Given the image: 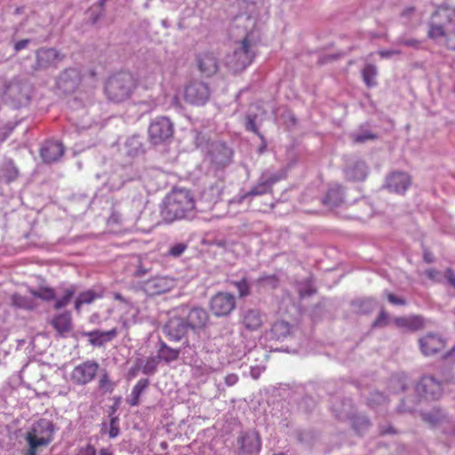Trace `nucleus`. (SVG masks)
<instances>
[{"label": "nucleus", "instance_id": "13", "mask_svg": "<svg viewBox=\"0 0 455 455\" xmlns=\"http://www.w3.org/2000/svg\"><path fill=\"white\" fill-rule=\"evenodd\" d=\"M421 353L426 355H434L444 350L446 341L440 335L427 333L419 339Z\"/></svg>", "mask_w": 455, "mask_h": 455}, {"label": "nucleus", "instance_id": "7", "mask_svg": "<svg viewBox=\"0 0 455 455\" xmlns=\"http://www.w3.org/2000/svg\"><path fill=\"white\" fill-rule=\"evenodd\" d=\"M100 369V365L93 360H87L75 366L69 374L72 383L78 386H84L92 382Z\"/></svg>", "mask_w": 455, "mask_h": 455}, {"label": "nucleus", "instance_id": "27", "mask_svg": "<svg viewBox=\"0 0 455 455\" xmlns=\"http://www.w3.org/2000/svg\"><path fill=\"white\" fill-rule=\"evenodd\" d=\"M103 297V291H100L99 292L93 291V290H87L84 291H82L78 294L75 300V309L79 312L81 309V307L84 304H91L94 300L98 299H101Z\"/></svg>", "mask_w": 455, "mask_h": 455}, {"label": "nucleus", "instance_id": "17", "mask_svg": "<svg viewBox=\"0 0 455 455\" xmlns=\"http://www.w3.org/2000/svg\"><path fill=\"white\" fill-rule=\"evenodd\" d=\"M188 327L192 331L203 330L209 322V315L204 308H192L185 318Z\"/></svg>", "mask_w": 455, "mask_h": 455}, {"label": "nucleus", "instance_id": "46", "mask_svg": "<svg viewBox=\"0 0 455 455\" xmlns=\"http://www.w3.org/2000/svg\"><path fill=\"white\" fill-rule=\"evenodd\" d=\"M76 455H96V449L93 445L87 443L84 446L79 447Z\"/></svg>", "mask_w": 455, "mask_h": 455}, {"label": "nucleus", "instance_id": "14", "mask_svg": "<svg viewBox=\"0 0 455 455\" xmlns=\"http://www.w3.org/2000/svg\"><path fill=\"white\" fill-rule=\"evenodd\" d=\"M188 329L185 318L173 316L164 324L163 331L171 341H180L186 336Z\"/></svg>", "mask_w": 455, "mask_h": 455}, {"label": "nucleus", "instance_id": "44", "mask_svg": "<svg viewBox=\"0 0 455 455\" xmlns=\"http://www.w3.org/2000/svg\"><path fill=\"white\" fill-rule=\"evenodd\" d=\"M12 302L17 307H21V308L28 307V303L27 299L19 294H14L12 296Z\"/></svg>", "mask_w": 455, "mask_h": 455}, {"label": "nucleus", "instance_id": "35", "mask_svg": "<svg viewBox=\"0 0 455 455\" xmlns=\"http://www.w3.org/2000/svg\"><path fill=\"white\" fill-rule=\"evenodd\" d=\"M423 275L426 276L427 279H428L434 283H440L443 282V275L438 269L427 268L423 272Z\"/></svg>", "mask_w": 455, "mask_h": 455}, {"label": "nucleus", "instance_id": "42", "mask_svg": "<svg viewBox=\"0 0 455 455\" xmlns=\"http://www.w3.org/2000/svg\"><path fill=\"white\" fill-rule=\"evenodd\" d=\"M388 323V315L387 313L382 309L378 317L376 318V320L374 321L373 323V326L374 327H378V326H386Z\"/></svg>", "mask_w": 455, "mask_h": 455}, {"label": "nucleus", "instance_id": "55", "mask_svg": "<svg viewBox=\"0 0 455 455\" xmlns=\"http://www.w3.org/2000/svg\"><path fill=\"white\" fill-rule=\"evenodd\" d=\"M401 44L406 45V46H413L417 47L419 44V42L416 39H403L400 41Z\"/></svg>", "mask_w": 455, "mask_h": 455}, {"label": "nucleus", "instance_id": "52", "mask_svg": "<svg viewBox=\"0 0 455 455\" xmlns=\"http://www.w3.org/2000/svg\"><path fill=\"white\" fill-rule=\"evenodd\" d=\"M415 11L416 9L414 6H407L402 11L401 16L406 19H410L414 14Z\"/></svg>", "mask_w": 455, "mask_h": 455}, {"label": "nucleus", "instance_id": "37", "mask_svg": "<svg viewBox=\"0 0 455 455\" xmlns=\"http://www.w3.org/2000/svg\"><path fill=\"white\" fill-rule=\"evenodd\" d=\"M240 297H245L250 293V286L246 279H242L235 283Z\"/></svg>", "mask_w": 455, "mask_h": 455}, {"label": "nucleus", "instance_id": "22", "mask_svg": "<svg viewBox=\"0 0 455 455\" xmlns=\"http://www.w3.org/2000/svg\"><path fill=\"white\" fill-rule=\"evenodd\" d=\"M118 334L116 328H112L109 331H103L94 330L89 332H84V335L89 337V343L92 346H102L104 343L111 341Z\"/></svg>", "mask_w": 455, "mask_h": 455}, {"label": "nucleus", "instance_id": "64", "mask_svg": "<svg viewBox=\"0 0 455 455\" xmlns=\"http://www.w3.org/2000/svg\"><path fill=\"white\" fill-rule=\"evenodd\" d=\"M314 291H300V296L301 297H305L306 295H311Z\"/></svg>", "mask_w": 455, "mask_h": 455}, {"label": "nucleus", "instance_id": "51", "mask_svg": "<svg viewBox=\"0 0 455 455\" xmlns=\"http://www.w3.org/2000/svg\"><path fill=\"white\" fill-rule=\"evenodd\" d=\"M148 273V269L145 268L141 263V261L139 262V265L134 272V275L136 277H141Z\"/></svg>", "mask_w": 455, "mask_h": 455}, {"label": "nucleus", "instance_id": "63", "mask_svg": "<svg viewBox=\"0 0 455 455\" xmlns=\"http://www.w3.org/2000/svg\"><path fill=\"white\" fill-rule=\"evenodd\" d=\"M45 55L49 58L51 57H56L57 56V52L55 50L53 49H47L45 50Z\"/></svg>", "mask_w": 455, "mask_h": 455}, {"label": "nucleus", "instance_id": "31", "mask_svg": "<svg viewBox=\"0 0 455 455\" xmlns=\"http://www.w3.org/2000/svg\"><path fill=\"white\" fill-rule=\"evenodd\" d=\"M21 84L17 80H12L4 84V94L11 98H15L21 92Z\"/></svg>", "mask_w": 455, "mask_h": 455}, {"label": "nucleus", "instance_id": "18", "mask_svg": "<svg viewBox=\"0 0 455 455\" xmlns=\"http://www.w3.org/2000/svg\"><path fill=\"white\" fill-rule=\"evenodd\" d=\"M51 324L59 336L67 337L73 329L72 315L68 311L58 314L52 318Z\"/></svg>", "mask_w": 455, "mask_h": 455}, {"label": "nucleus", "instance_id": "1", "mask_svg": "<svg viewBox=\"0 0 455 455\" xmlns=\"http://www.w3.org/2000/svg\"><path fill=\"white\" fill-rule=\"evenodd\" d=\"M196 204L195 194L191 189L174 187L162 202L161 218L166 223L188 219L195 213Z\"/></svg>", "mask_w": 455, "mask_h": 455}, {"label": "nucleus", "instance_id": "45", "mask_svg": "<svg viewBox=\"0 0 455 455\" xmlns=\"http://www.w3.org/2000/svg\"><path fill=\"white\" fill-rule=\"evenodd\" d=\"M187 249V245L184 243H176L172 246L169 250V254L173 257L180 256Z\"/></svg>", "mask_w": 455, "mask_h": 455}, {"label": "nucleus", "instance_id": "62", "mask_svg": "<svg viewBox=\"0 0 455 455\" xmlns=\"http://www.w3.org/2000/svg\"><path fill=\"white\" fill-rule=\"evenodd\" d=\"M208 192H209L210 194H212V195H213V194L216 192V193H217V195H218V197H219V196H220V188H219L217 186H212V187L209 188Z\"/></svg>", "mask_w": 455, "mask_h": 455}, {"label": "nucleus", "instance_id": "15", "mask_svg": "<svg viewBox=\"0 0 455 455\" xmlns=\"http://www.w3.org/2000/svg\"><path fill=\"white\" fill-rule=\"evenodd\" d=\"M196 64L199 71L205 76H212L219 70V61L212 52H204L197 55Z\"/></svg>", "mask_w": 455, "mask_h": 455}, {"label": "nucleus", "instance_id": "24", "mask_svg": "<svg viewBox=\"0 0 455 455\" xmlns=\"http://www.w3.org/2000/svg\"><path fill=\"white\" fill-rule=\"evenodd\" d=\"M291 333V324L283 320L276 321L273 323L269 331V338L274 340H283Z\"/></svg>", "mask_w": 455, "mask_h": 455}, {"label": "nucleus", "instance_id": "61", "mask_svg": "<svg viewBox=\"0 0 455 455\" xmlns=\"http://www.w3.org/2000/svg\"><path fill=\"white\" fill-rule=\"evenodd\" d=\"M96 455H114L109 448H101Z\"/></svg>", "mask_w": 455, "mask_h": 455}, {"label": "nucleus", "instance_id": "23", "mask_svg": "<svg viewBox=\"0 0 455 455\" xmlns=\"http://www.w3.org/2000/svg\"><path fill=\"white\" fill-rule=\"evenodd\" d=\"M394 322L397 327L404 328L411 331L421 330L425 325L424 318L419 315L396 317Z\"/></svg>", "mask_w": 455, "mask_h": 455}, {"label": "nucleus", "instance_id": "6", "mask_svg": "<svg viewBox=\"0 0 455 455\" xmlns=\"http://www.w3.org/2000/svg\"><path fill=\"white\" fill-rule=\"evenodd\" d=\"M175 127L168 116H158L153 118L148 127V139L154 146L169 143L173 138Z\"/></svg>", "mask_w": 455, "mask_h": 455}, {"label": "nucleus", "instance_id": "49", "mask_svg": "<svg viewBox=\"0 0 455 455\" xmlns=\"http://www.w3.org/2000/svg\"><path fill=\"white\" fill-rule=\"evenodd\" d=\"M143 372L145 374H148V373H153L155 372L156 371V363H155V359L154 358H151V359H148L146 363V364L144 365L143 367Z\"/></svg>", "mask_w": 455, "mask_h": 455}, {"label": "nucleus", "instance_id": "25", "mask_svg": "<svg viewBox=\"0 0 455 455\" xmlns=\"http://www.w3.org/2000/svg\"><path fill=\"white\" fill-rule=\"evenodd\" d=\"M322 202L328 207L339 205L343 202L342 186L339 184L331 186Z\"/></svg>", "mask_w": 455, "mask_h": 455}, {"label": "nucleus", "instance_id": "39", "mask_svg": "<svg viewBox=\"0 0 455 455\" xmlns=\"http://www.w3.org/2000/svg\"><path fill=\"white\" fill-rule=\"evenodd\" d=\"M245 126H246V129L248 131H251L252 132H254L255 134H257L258 136H259L261 139L263 138L259 132V129L256 125V116H248L246 117V124H245Z\"/></svg>", "mask_w": 455, "mask_h": 455}, {"label": "nucleus", "instance_id": "59", "mask_svg": "<svg viewBox=\"0 0 455 455\" xmlns=\"http://www.w3.org/2000/svg\"><path fill=\"white\" fill-rule=\"evenodd\" d=\"M113 297L116 300H118L122 303H124V304H129L128 300L119 292H115L113 294Z\"/></svg>", "mask_w": 455, "mask_h": 455}, {"label": "nucleus", "instance_id": "16", "mask_svg": "<svg viewBox=\"0 0 455 455\" xmlns=\"http://www.w3.org/2000/svg\"><path fill=\"white\" fill-rule=\"evenodd\" d=\"M411 183L409 174L403 172H394L387 179L386 186L389 191L404 194Z\"/></svg>", "mask_w": 455, "mask_h": 455}, {"label": "nucleus", "instance_id": "28", "mask_svg": "<svg viewBox=\"0 0 455 455\" xmlns=\"http://www.w3.org/2000/svg\"><path fill=\"white\" fill-rule=\"evenodd\" d=\"M180 354V350L178 348H172L169 347L165 342L160 343L158 349V357L165 363H171L176 361Z\"/></svg>", "mask_w": 455, "mask_h": 455}, {"label": "nucleus", "instance_id": "36", "mask_svg": "<svg viewBox=\"0 0 455 455\" xmlns=\"http://www.w3.org/2000/svg\"><path fill=\"white\" fill-rule=\"evenodd\" d=\"M119 419L116 416H111L109 423L108 435L110 438H115L119 435Z\"/></svg>", "mask_w": 455, "mask_h": 455}, {"label": "nucleus", "instance_id": "12", "mask_svg": "<svg viewBox=\"0 0 455 455\" xmlns=\"http://www.w3.org/2000/svg\"><path fill=\"white\" fill-rule=\"evenodd\" d=\"M417 393L427 400H437L443 394L441 382L432 376H424L416 387Z\"/></svg>", "mask_w": 455, "mask_h": 455}, {"label": "nucleus", "instance_id": "3", "mask_svg": "<svg viewBox=\"0 0 455 455\" xmlns=\"http://www.w3.org/2000/svg\"><path fill=\"white\" fill-rule=\"evenodd\" d=\"M138 86V80L132 73L118 72L107 79L104 92L110 101L121 103L131 99Z\"/></svg>", "mask_w": 455, "mask_h": 455}, {"label": "nucleus", "instance_id": "33", "mask_svg": "<svg viewBox=\"0 0 455 455\" xmlns=\"http://www.w3.org/2000/svg\"><path fill=\"white\" fill-rule=\"evenodd\" d=\"M2 172L8 182L14 180L19 176L18 169L11 162L4 164Z\"/></svg>", "mask_w": 455, "mask_h": 455}, {"label": "nucleus", "instance_id": "58", "mask_svg": "<svg viewBox=\"0 0 455 455\" xmlns=\"http://www.w3.org/2000/svg\"><path fill=\"white\" fill-rule=\"evenodd\" d=\"M119 322L121 323L122 328L128 332V330L130 329L131 326V322L124 317H120Z\"/></svg>", "mask_w": 455, "mask_h": 455}, {"label": "nucleus", "instance_id": "34", "mask_svg": "<svg viewBox=\"0 0 455 455\" xmlns=\"http://www.w3.org/2000/svg\"><path fill=\"white\" fill-rule=\"evenodd\" d=\"M74 294H75L74 289H72V288L66 289L64 291V295L60 299L56 300V302L54 304V308L60 309V308L68 306V303L70 302L72 297L74 296Z\"/></svg>", "mask_w": 455, "mask_h": 455}, {"label": "nucleus", "instance_id": "10", "mask_svg": "<svg viewBox=\"0 0 455 455\" xmlns=\"http://www.w3.org/2000/svg\"><path fill=\"white\" fill-rule=\"evenodd\" d=\"M239 452L244 455L257 454L261 450L260 435L256 430L242 432L237 437Z\"/></svg>", "mask_w": 455, "mask_h": 455}, {"label": "nucleus", "instance_id": "60", "mask_svg": "<svg viewBox=\"0 0 455 455\" xmlns=\"http://www.w3.org/2000/svg\"><path fill=\"white\" fill-rule=\"evenodd\" d=\"M379 434L381 435L387 434H396V431L392 427H389L388 428H381Z\"/></svg>", "mask_w": 455, "mask_h": 455}, {"label": "nucleus", "instance_id": "40", "mask_svg": "<svg viewBox=\"0 0 455 455\" xmlns=\"http://www.w3.org/2000/svg\"><path fill=\"white\" fill-rule=\"evenodd\" d=\"M386 402V396L379 393V392H374L371 394V398L369 399V405L370 406H376L381 403H384Z\"/></svg>", "mask_w": 455, "mask_h": 455}, {"label": "nucleus", "instance_id": "38", "mask_svg": "<svg viewBox=\"0 0 455 455\" xmlns=\"http://www.w3.org/2000/svg\"><path fill=\"white\" fill-rule=\"evenodd\" d=\"M33 294H34V296L40 298L44 300H47V301L52 300L55 299L54 291L52 289H49V288L44 289L39 291H34Z\"/></svg>", "mask_w": 455, "mask_h": 455}, {"label": "nucleus", "instance_id": "48", "mask_svg": "<svg viewBox=\"0 0 455 455\" xmlns=\"http://www.w3.org/2000/svg\"><path fill=\"white\" fill-rule=\"evenodd\" d=\"M444 276L448 282V283L455 290V273L451 268L448 267L444 271Z\"/></svg>", "mask_w": 455, "mask_h": 455}, {"label": "nucleus", "instance_id": "56", "mask_svg": "<svg viewBox=\"0 0 455 455\" xmlns=\"http://www.w3.org/2000/svg\"><path fill=\"white\" fill-rule=\"evenodd\" d=\"M196 372H200V374H208V373L213 372L214 369L211 366H206L204 368H203L201 366H196Z\"/></svg>", "mask_w": 455, "mask_h": 455}, {"label": "nucleus", "instance_id": "20", "mask_svg": "<svg viewBox=\"0 0 455 455\" xmlns=\"http://www.w3.org/2000/svg\"><path fill=\"white\" fill-rule=\"evenodd\" d=\"M64 153L63 145L58 141H47L42 147L40 155L45 163H52L59 160Z\"/></svg>", "mask_w": 455, "mask_h": 455}, {"label": "nucleus", "instance_id": "9", "mask_svg": "<svg viewBox=\"0 0 455 455\" xmlns=\"http://www.w3.org/2000/svg\"><path fill=\"white\" fill-rule=\"evenodd\" d=\"M175 286V280L168 276H154L142 284L144 292L151 297L166 293Z\"/></svg>", "mask_w": 455, "mask_h": 455}, {"label": "nucleus", "instance_id": "30", "mask_svg": "<svg viewBox=\"0 0 455 455\" xmlns=\"http://www.w3.org/2000/svg\"><path fill=\"white\" fill-rule=\"evenodd\" d=\"M99 389L104 393H112L115 389V383L110 379L109 375L107 371H104L99 379Z\"/></svg>", "mask_w": 455, "mask_h": 455}, {"label": "nucleus", "instance_id": "29", "mask_svg": "<svg viewBox=\"0 0 455 455\" xmlns=\"http://www.w3.org/2000/svg\"><path fill=\"white\" fill-rule=\"evenodd\" d=\"M378 75L377 67L373 64H367L362 70V77L367 87L377 85L376 77Z\"/></svg>", "mask_w": 455, "mask_h": 455}, {"label": "nucleus", "instance_id": "47", "mask_svg": "<svg viewBox=\"0 0 455 455\" xmlns=\"http://www.w3.org/2000/svg\"><path fill=\"white\" fill-rule=\"evenodd\" d=\"M387 300L393 305L404 306L406 304V300L404 299L397 297L393 293H387Z\"/></svg>", "mask_w": 455, "mask_h": 455}, {"label": "nucleus", "instance_id": "53", "mask_svg": "<svg viewBox=\"0 0 455 455\" xmlns=\"http://www.w3.org/2000/svg\"><path fill=\"white\" fill-rule=\"evenodd\" d=\"M379 54L382 58H389L395 54H400V51L396 50H381L379 52Z\"/></svg>", "mask_w": 455, "mask_h": 455}, {"label": "nucleus", "instance_id": "2", "mask_svg": "<svg viewBox=\"0 0 455 455\" xmlns=\"http://www.w3.org/2000/svg\"><path fill=\"white\" fill-rule=\"evenodd\" d=\"M427 36L431 39L444 38V45L455 51V27L449 29L448 24L455 25V7L442 4L432 14Z\"/></svg>", "mask_w": 455, "mask_h": 455}, {"label": "nucleus", "instance_id": "8", "mask_svg": "<svg viewBox=\"0 0 455 455\" xmlns=\"http://www.w3.org/2000/svg\"><path fill=\"white\" fill-rule=\"evenodd\" d=\"M210 97V89L205 83L194 81L185 87L184 98L193 105H204Z\"/></svg>", "mask_w": 455, "mask_h": 455}, {"label": "nucleus", "instance_id": "11", "mask_svg": "<svg viewBox=\"0 0 455 455\" xmlns=\"http://www.w3.org/2000/svg\"><path fill=\"white\" fill-rule=\"evenodd\" d=\"M235 307L234 295L228 292H218L211 299V309L217 316H226Z\"/></svg>", "mask_w": 455, "mask_h": 455}, {"label": "nucleus", "instance_id": "57", "mask_svg": "<svg viewBox=\"0 0 455 455\" xmlns=\"http://www.w3.org/2000/svg\"><path fill=\"white\" fill-rule=\"evenodd\" d=\"M423 259H424V260H425L427 263H432V262H434V260H435V257H434V256H433V254H432L429 251H427V250H426V251H424Z\"/></svg>", "mask_w": 455, "mask_h": 455}, {"label": "nucleus", "instance_id": "50", "mask_svg": "<svg viewBox=\"0 0 455 455\" xmlns=\"http://www.w3.org/2000/svg\"><path fill=\"white\" fill-rule=\"evenodd\" d=\"M239 380V377L238 375L235 374V373H230V374H228L226 377H225V384L228 387H232L234 385H235Z\"/></svg>", "mask_w": 455, "mask_h": 455}, {"label": "nucleus", "instance_id": "43", "mask_svg": "<svg viewBox=\"0 0 455 455\" xmlns=\"http://www.w3.org/2000/svg\"><path fill=\"white\" fill-rule=\"evenodd\" d=\"M124 221V216L117 211L113 210L110 216L108 219V223L110 225L122 224Z\"/></svg>", "mask_w": 455, "mask_h": 455}, {"label": "nucleus", "instance_id": "21", "mask_svg": "<svg viewBox=\"0 0 455 455\" xmlns=\"http://www.w3.org/2000/svg\"><path fill=\"white\" fill-rule=\"evenodd\" d=\"M241 323L245 330L255 331L263 325V315L258 309H248L243 314Z\"/></svg>", "mask_w": 455, "mask_h": 455}, {"label": "nucleus", "instance_id": "19", "mask_svg": "<svg viewBox=\"0 0 455 455\" xmlns=\"http://www.w3.org/2000/svg\"><path fill=\"white\" fill-rule=\"evenodd\" d=\"M279 180V178L275 175L269 177L265 180L259 181L256 185H254L250 191L243 194L240 197V202L244 201L246 198L256 196H262L267 193H272L273 185Z\"/></svg>", "mask_w": 455, "mask_h": 455}, {"label": "nucleus", "instance_id": "54", "mask_svg": "<svg viewBox=\"0 0 455 455\" xmlns=\"http://www.w3.org/2000/svg\"><path fill=\"white\" fill-rule=\"evenodd\" d=\"M28 43H29L28 39H23V40L18 41L14 45L15 52H20L22 49L26 48L27 45L28 44Z\"/></svg>", "mask_w": 455, "mask_h": 455}, {"label": "nucleus", "instance_id": "41", "mask_svg": "<svg viewBox=\"0 0 455 455\" xmlns=\"http://www.w3.org/2000/svg\"><path fill=\"white\" fill-rule=\"evenodd\" d=\"M377 136L370 132L353 135V140L355 143H363L369 140H375Z\"/></svg>", "mask_w": 455, "mask_h": 455}, {"label": "nucleus", "instance_id": "32", "mask_svg": "<svg viewBox=\"0 0 455 455\" xmlns=\"http://www.w3.org/2000/svg\"><path fill=\"white\" fill-rule=\"evenodd\" d=\"M263 287L275 289L279 285V278L276 275H263L258 279Z\"/></svg>", "mask_w": 455, "mask_h": 455}, {"label": "nucleus", "instance_id": "4", "mask_svg": "<svg viewBox=\"0 0 455 455\" xmlns=\"http://www.w3.org/2000/svg\"><path fill=\"white\" fill-rule=\"evenodd\" d=\"M256 56V42L251 33L241 40L234 52L228 56L227 65L233 72H241L250 66Z\"/></svg>", "mask_w": 455, "mask_h": 455}, {"label": "nucleus", "instance_id": "26", "mask_svg": "<svg viewBox=\"0 0 455 455\" xmlns=\"http://www.w3.org/2000/svg\"><path fill=\"white\" fill-rule=\"evenodd\" d=\"M149 386L148 379H140L137 381L132 389L130 396L127 398V403L132 406H138L140 403V396Z\"/></svg>", "mask_w": 455, "mask_h": 455}, {"label": "nucleus", "instance_id": "5", "mask_svg": "<svg viewBox=\"0 0 455 455\" xmlns=\"http://www.w3.org/2000/svg\"><path fill=\"white\" fill-rule=\"evenodd\" d=\"M54 429L52 422L45 419L39 420L26 435L28 449L24 455H37L38 447L47 446L53 440Z\"/></svg>", "mask_w": 455, "mask_h": 455}]
</instances>
